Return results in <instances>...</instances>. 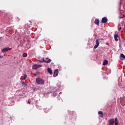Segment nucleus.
<instances>
[{
  "mask_svg": "<svg viewBox=\"0 0 125 125\" xmlns=\"http://www.w3.org/2000/svg\"><path fill=\"white\" fill-rule=\"evenodd\" d=\"M36 82L38 84H43L44 83V81L41 78H37L36 79Z\"/></svg>",
  "mask_w": 125,
  "mask_h": 125,
  "instance_id": "f257e3e1",
  "label": "nucleus"
},
{
  "mask_svg": "<svg viewBox=\"0 0 125 125\" xmlns=\"http://www.w3.org/2000/svg\"><path fill=\"white\" fill-rule=\"evenodd\" d=\"M59 73V70L58 69H55L54 74H53V77L55 78V77H57L58 76V74Z\"/></svg>",
  "mask_w": 125,
  "mask_h": 125,
  "instance_id": "f03ea898",
  "label": "nucleus"
},
{
  "mask_svg": "<svg viewBox=\"0 0 125 125\" xmlns=\"http://www.w3.org/2000/svg\"><path fill=\"white\" fill-rule=\"evenodd\" d=\"M11 49H12V48H9V47H6V48H4L1 50L2 52H6L7 51H8V50H11Z\"/></svg>",
  "mask_w": 125,
  "mask_h": 125,
  "instance_id": "7ed1b4c3",
  "label": "nucleus"
},
{
  "mask_svg": "<svg viewBox=\"0 0 125 125\" xmlns=\"http://www.w3.org/2000/svg\"><path fill=\"white\" fill-rule=\"evenodd\" d=\"M40 67H42V65H38V64H34L32 66V69L33 70H37V69H39Z\"/></svg>",
  "mask_w": 125,
  "mask_h": 125,
  "instance_id": "20e7f679",
  "label": "nucleus"
},
{
  "mask_svg": "<svg viewBox=\"0 0 125 125\" xmlns=\"http://www.w3.org/2000/svg\"><path fill=\"white\" fill-rule=\"evenodd\" d=\"M109 125H113L115 124V119H110L109 120Z\"/></svg>",
  "mask_w": 125,
  "mask_h": 125,
  "instance_id": "39448f33",
  "label": "nucleus"
},
{
  "mask_svg": "<svg viewBox=\"0 0 125 125\" xmlns=\"http://www.w3.org/2000/svg\"><path fill=\"white\" fill-rule=\"evenodd\" d=\"M107 22H108V19H107L106 17H104L102 18V23H103V24L107 23Z\"/></svg>",
  "mask_w": 125,
  "mask_h": 125,
  "instance_id": "423d86ee",
  "label": "nucleus"
},
{
  "mask_svg": "<svg viewBox=\"0 0 125 125\" xmlns=\"http://www.w3.org/2000/svg\"><path fill=\"white\" fill-rule=\"evenodd\" d=\"M43 60L45 63H50L51 62V60L48 58H45V59H43Z\"/></svg>",
  "mask_w": 125,
  "mask_h": 125,
  "instance_id": "0eeeda50",
  "label": "nucleus"
},
{
  "mask_svg": "<svg viewBox=\"0 0 125 125\" xmlns=\"http://www.w3.org/2000/svg\"><path fill=\"white\" fill-rule=\"evenodd\" d=\"M100 21H99V19H96L94 21V23L95 25H97V26H99V23Z\"/></svg>",
  "mask_w": 125,
  "mask_h": 125,
  "instance_id": "6e6552de",
  "label": "nucleus"
},
{
  "mask_svg": "<svg viewBox=\"0 0 125 125\" xmlns=\"http://www.w3.org/2000/svg\"><path fill=\"white\" fill-rule=\"evenodd\" d=\"M118 38H119V35L116 34L114 35V40L115 42H118V41H119V39H118Z\"/></svg>",
  "mask_w": 125,
  "mask_h": 125,
  "instance_id": "1a4fd4ad",
  "label": "nucleus"
},
{
  "mask_svg": "<svg viewBox=\"0 0 125 125\" xmlns=\"http://www.w3.org/2000/svg\"><path fill=\"white\" fill-rule=\"evenodd\" d=\"M99 115H100V118H103V112L100 111L98 112Z\"/></svg>",
  "mask_w": 125,
  "mask_h": 125,
  "instance_id": "9d476101",
  "label": "nucleus"
},
{
  "mask_svg": "<svg viewBox=\"0 0 125 125\" xmlns=\"http://www.w3.org/2000/svg\"><path fill=\"white\" fill-rule=\"evenodd\" d=\"M120 60H123V59H125V56L124 55V54H120Z\"/></svg>",
  "mask_w": 125,
  "mask_h": 125,
  "instance_id": "9b49d317",
  "label": "nucleus"
},
{
  "mask_svg": "<svg viewBox=\"0 0 125 125\" xmlns=\"http://www.w3.org/2000/svg\"><path fill=\"white\" fill-rule=\"evenodd\" d=\"M107 64H108V60H104L103 63V65H104V66H105V65H107Z\"/></svg>",
  "mask_w": 125,
  "mask_h": 125,
  "instance_id": "f8f14e48",
  "label": "nucleus"
},
{
  "mask_svg": "<svg viewBox=\"0 0 125 125\" xmlns=\"http://www.w3.org/2000/svg\"><path fill=\"white\" fill-rule=\"evenodd\" d=\"M47 72L50 74V75H52V70H51L50 68L47 69Z\"/></svg>",
  "mask_w": 125,
  "mask_h": 125,
  "instance_id": "ddd939ff",
  "label": "nucleus"
},
{
  "mask_svg": "<svg viewBox=\"0 0 125 125\" xmlns=\"http://www.w3.org/2000/svg\"><path fill=\"white\" fill-rule=\"evenodd\" d=\"M21 83H22V84L23 85H26V86H27L28 85V84H27V83H25V82H24V81L21 82Z\"/></svg>",
  "mask_w": 125,
  "mask_h": 125,
  "instance_id": "4468645a",
  "label": "nucleus"
},
{
  "mask_svg": "<svg viewBox=\"0 0 125 125\" xmlns=\"http://www.w3.org/2000/svg\"><path fill=\"white\" fill-rule=\"evenodd\" d=\"M22 56L23 57H27V56H28V54L24 53L22 54Z\"/></svg>",
  "mask_w": 125,
  "mask_h": 125,
  "instance_id": "2eb2a0df",
  "label": "nucleus"
},
{
  "mask_svg": "<svg viewBox=\"0 0 125 125\" xmlns=\"http://www.w3.org/2000/svg\"><path fill=\"white\" fill-rule=\"evenodd\" d=\"M96 44H97V45H99V44H100V42H99V41H98V40H96Z\"/></svg>",
  "mask_w": 125,
  "mask_h": 125,
  "instance_id": "dca6fc26",
  "label": "nucleus"
},
{
  "mask_svg": "<svg viewBox=\"0 0 125 125\" xmlns=\"http://www.w3.org/2000/svg\"><path fill=\"white\" fill-rule=\"evenodd\" d=\"M23 79L25 80V79H27V75L26 74H23Z\"/></svg>",
  "mask_w": 125,
  "mask_h": 125,
  "instance_id": "f3484780",
  "label": "nucleus"
},
{
  "mask_svg": "<svg viewBox=\"0 0 125 125\" xmlns=\"http://www.w3.org/2000/svg\"><path fill=\"white\" fill-rule=\"evenodd\" d=\"M98 46H99V45L96 44L94 46V48H95V49L97 48L98 47Z\"/></svg>",
  "mask_w": 125,
  "mask_h": 125,
  "instance_id": "a211bd4d",
  "label": "nucleus"
},
{
  "mask_svg": "<svg viewBox=\"0 0 125 125\" xmlns=\"http://www.w3.org/2000/svg\"><path fill=\"white\" fill-rule=\"evenodd\" d=\"M39 62L40 63H43V62H44V61H43V59H42V60H39Z\"/></svg>",
  "mask_w": 125,
  "mask_h": 125,
  "instance_id": "6ab92c4d",
  "label": "nucleus"
},
{
  "mask_svg": "<svg viewBox=\"0 0 125 125\" xmlns=\"http://www.w3.org/2000/svg\"><path fill=\"white\" fill-rule=\"evenodd\" d=\"M125 18V15H123V17H120L119 18L120 19H122V18Z\"/></svg>",
  "mask_w": 125,
  "mask_h": 125,
  "instance_id": "aec40b11",
  "label": "nucleus"
},
{
  "mask_svg": "<svg viewBox=\"0 0 125 125\" xmlns=\"http://www.w3.org/2000/svg\"><path fill=\"white\" fill-rule=\"evenodd\" d=\"M115 123H118V118L115 119Z\"/></svg>",
  "mask_w": 125,
  "mask_h": 125,
  "instance_id": "412c9836",
  "label": "nucleus"
},
{
  "mask_svg": "<svg viewBox=\"0 0 125 125\" xmlns=\"http://www.w3.org/2000/svg\"><path fill=\"white\" fill-rule=\"evenodd\" d=\"M121 30H122V27H120L119 29H118V31L120 32L121 31Z\"/></svg>",
  "mask_w": 125,
  "mask_h": 125,
  "instance_id": "4be33fe9",
  "label": "nucleus"
},
{
  "mask_svg": "<svg viewBox=\"0 0 125 125\" xmlns=\"http://www.w3.org/2000/svg\"><path fill=\"white\" fill-rule=\"evenodd\" d=\"M119 125V123L118 122H115V125Z\"/></svg>",
  "mask_w": 125,
  "mask_h": 125,
  "instance_id": "5701e85b",
  "label": "nucleus"
},
{
  "mask_svg": "<svg viewBox=\"0 0 125 125\" xmlns=\"http://www.w3.org/2000/svg\"><path fill=\"white\" fill-rule=\"evenodd\" d=\"M3 58V57L2 56H0V59Z\"/></svg>",
  "mask_w": 125,
  "mask_h": 125,
  "instance_id": "b1692460",
  "label": "nucleus"
},
{
  "mask_svg": "<svg viewBox=\"0 0 125 125\" xmlns=\"http://www.w3.org/2000/svg\"><path fill=\"white\" fill-rule=\"evenodd\" d=\"M28 104H30V101H28Z\"/></svg>",
  "mask_w": 125,
  "mask_h": 125,
  "instance_id": "393cba45",
  "label": "nucleus"
}]
</instances>
